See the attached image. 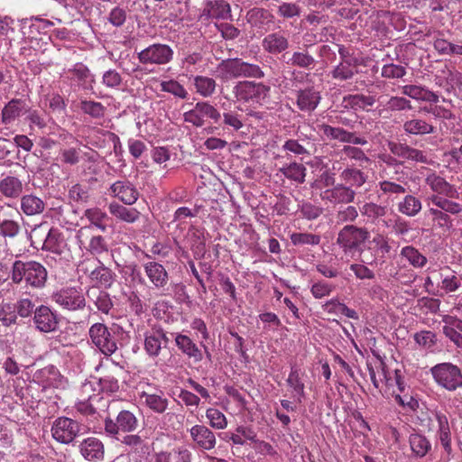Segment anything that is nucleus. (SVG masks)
<instances>
[{
  "label": "nucleus",
  "mask_w": 462,
  "mask_h": 462,
  "mask_svg": "<svg viewBox=\"0 0 462 462\" xmlns=\"http://www.w3.org/2000/svg\"><path fill=\"white\" fill-rule=\"evenodd\" d=\"M79 448L82 457L88 461L102 460L105 455L102 441L94 437L85 439L79 444Z\"/></svg>",
  "instance_id": "nucleus-17"
},
{
  "label": "nucleus",
  "mask_w": 462,
  "mask_h": 462,
  "mask_svg": "<svg viewBox=\"0 0 462 462\" xmlns=\"http://www.w3.org/2000/svg\"><path fill=\"white\" fill-rule=\"evenodd\" d=\"M88 297L99 311L104 314H108L113 308V302L109 294L104 291H100L97 288H93L88 291Z\"/></svg>",
  "instance_id": "nucleus-34"
},
{
  "label": "nucleus",
  "mask_w": 462,
  "mask_h": 462,
  "mask_svg": "<svg viewBox=\"0 0 462 462\" xmlns=\"http://www.w3.org/2000/svg\"><path fill=\"white\" fill-rule=\"evenodd\" d=\"M190 437L198 447L210 450L216 445L214 433L204 425H195L189 430Z\"/></svg>",
  "instance_id": "nucleus-21"
},
{
  "label": "nucleus",
  "mask_w": 462,
  "mask_h": 462,
  "mask_svg": "<svg viewBox=\"0 0 462 462\" xmlns=\"http://www.w3.org/2000/svg\"><path fill=\"white\" fill-rule=\"evenodd\" d=\"M277 14L283 19L299 17L300 14V7L295 3L282 2L278 6Z\"/></svg>",
  "instance_id": "nucleus-64"
},
{
  "label": "nucleus",
  "mask_w": 462,
  "mask_h": 462,
  "mask_svg": "<svg viewBox=\"0 0 462 462\" xmlns=\"http://www.w3.org/2000/svg\"><path fill=\"white\" fill-rule=\"evenodd\" d=\"M365 263H371L362 259L361 263H351L349 269L354 273L356 279L373 280L375 277L374 272L369 269Z\"/></svg>",
  "instance_id": "nucleus-59"
},
{
  "label": "nucleus",
  "mask_w": 462,
  "mask_h": 462,
  "mask_svg": "<svg viewBox=\"0 0 462 462\" xmlns=\"http://www.w3.org/2000/svg\"><path fill=\"white\" fill-rule=\"evenodd\" d=\"M178 347L186 355L196 359L200 358L201 353L196 344L186 335L179 334L175 337Z\"/></svg>",
  "instance_id": "nucleus-48"
},
{
  "label": "nucleus",
  "mask_w": 462,
  "mask_h": 462,
  "mask_svg": "<svg viewBox=\"0 0 462 462\" xmlns=\"http://www.w3.org/2000/svg\"><path fill=\"white\" fill-rule=\"evenodd\" d=\"M304 373L296 365H292L286 380L288 386L291 389L292 396L301 403L305 398V385L301 379Z\"/></svg>",
  "instance_id": "nucleus-24"
},
{
  "label": "nucleus",
  "mask_w": 462,
  "mask_h": 462,
  "mask_svg": "<svg viewBox=\"0 0 462 462\" xmlns=\"http://www.w3.org/2000/svg\"><path fill=\"white\" fill-rule=\"evenodd\" d=\"M24 112V102L21 99L14 98L9 101L2 109V122L5 125L12 124L20 117Z\"/></svg>",
  "instance_id": "nucleus-33"
},
{
  "label": "nucleus",
  "mask_w": 462,
  "mask_h": 462,
  "mask_svg": "<svg viewBox=\"0 0 462 462\" xmlns=\"http://www.w3.org/2000/svg\"><path fill=\"white\" fill-rule=\"evenodd\" d=\"M340 179L351 189L360 188L366 181V176L356 168H346L340 173Z\"/></svg>",
  "instance_id": "nucleus-44"
},
{
  "label": "nucleus",
  "mask_w": 462,
  "mask_h": 462,
  "mask_svg": "<svg viewBox=\"0 0 462 462\" xmlns=\"http://www.w3.org/2000/svg\"><path fill=\"white\" fill-rule=\"evenodd\" d=\"M33 323L41 332L50 333L59 327V318L50 307L41 305L34 310Z\"/></svg>",
  "instance_id": "nucleus-11"
},
{
  "label": "nucleus",
  "mask_w": 462,
  "mask_h": 462,
  "mask_svg": "<svg viewBox=\"0 0 462 462\" xmlns=\"http://www.w3.org/2000/svg\"><path fill=\"white\" fill-rule=\"evenodd\" d=\"M88 334L92 343L105 356H111L117 350L116 341L105 324H93L89 328Z\"/></svg>",
  "instance_id": "nucleus-7"
},
{
  "label": "nucleus",
  "mask_w": 462,
  "mask_h": 462,
  "mask_svg": "<svg viewBox=\"0 0 462 462\" xmlns=\"http://www.w3.org/2000/svg\"><path fill=\"white\" fill-rule=\"evenodd\" d=\"M357 73V63L353 60L340 61L330 72L334 79L346 81L353 79Z\"/></svg>",
  "instance_id": "nucleus-36"
},
{
  "label": "nucleus",
  "mask_w": 462,
  "mask_h": 462,
  "mask_svg": "<svg viewBox=\"0 0 462 462\" xmlns=\"http://www.w3.org/2000/svg\"><path fill=\"white\" fill-rule=\"evenodd\" d=\"M262 46L268 53L276 55L289 48V41L280 32H272L263 39Z\"/></svg>",
  "instance_id": "nucleus-22"
},
{
  "label": "nucleus",
  "mask_w": 462,
  "mask_h": 462,
  "mask_svg": "<svg viewBox=\"0 0 462 462\" xmlns=\"http://www.w3.org/2000/svg\"><path fill=\"white\" fill-rule=\"evenodd\" d=\"M402 93L412 99L437 104L439 97L437 93L419 85H405L402 88Z\"/></svg>",
  "instance_id": "nucleus-25"
},
{
  "label": "nucleus",
  "mask_w": 462,
  "mask_h": 462,
  "mask_svg": "<svg viewBox=\"0 0 462 462\" xmlns=\"http://www.w3.org/2000/svg\"><path fill=\"white\" fill-rule=\"evenodd\" d=\"M236 97L239 100L261 102L268 96L270 88L253 81H240L236 83Z\"/></svg>",
  "instance_id": "nucleus-9"
},
{
  "label": "nucleus",
  "mask_w": 462,
  "mask_h": 462,
  "mask_svg": "<svg viewBox=\"0 0 462 462\" xmlns=\"http://www.w3.org/2000/svg\"><path fill=\"white\" fill-rule=\"evenodd\" d=\"M118 440L129 447L132 450L137 451L140 449L144 453L148 450V446L139 435L126 434L122 436V438L119 437Z\"/></svg>",
  "instance_id": "nucleus-60"
},
{
  "label": "nucleus",
  "mask_w": 462,
  "mask_h": 462,
  "mask_svg": "<svg viewBox=\"0 0 462 462\" xmlns=\"http://www.w3.org/2000/svg\"><path fill=\"white\" fill-rule=\"evenodd\" d=\"M291 242L293 245H318L321 241V237L319 235L312 233H291L290 236Z\"/></svg>",
  "instance_id": "nucleus-53"
},
{
  "label": "nucleus",
  "mask_w": 462,
  "mask_h": 462,
  "mask_svg": "<svg viewBox=\"0 0 462 462\" xmlns=\"http://www.w3.org/2000/svg\"><path fill=\"white\" fill-rule=\"evenodd\" d=\"M106 403L90 402L88 399L79 398L75 403V409L79 413L88 416L97 413L99 410L106 407Z\"/></svg>",
  "instance_id": "nucleus-55"
},
{
  "label": "nucleus",
  "mask_w": 462,
  "mask_h": 462,
  "mask_svg": "<svg viewBox=\"0 0 462 462\" xmlns=\"http://www.w3.org/2000/svg\"><path fill=\"white\" fill-rule=\"evenodd\" d=\"M319 131L323 134L325 137L329 140H337L342 143H346L349 137V132L340 127H333L326 124L318 125Z\"/></svg>",
  "instance_id": "nucleus-51"
},
{
  "label": "nucleus",
  "mask_w": 462,
  "mask_h": 462,
  "mask_svg": "<svg viewBox=\"0 0 462 462\" xmlns=\"http://www.w3.org/2000/svg\"><path fill=\"white\" fill-rule=\"evenodd\" d=\"M168 338L162 329L146 332L144 337V350L151 357L158 356L162 345L166 346Z\"/></svg>",
  "instance_id": "nucleus-20"
},
{
  "label": "nucleus",
  "mask_w": 462,
  "mask_h": 462,
  "mask_svg": "<svg viewBox=\"0 0 462 462\" xmlns=\"http://www.w3.org/2000/svg\"><path fill=\"white\" fill-rule=\"evenodd\" d=\"M422 208V204L420 199L413 195H406L398 202V211L407 217H413L417 216Z\"/></svg>",
  "instance_id": "nucleus-38"
},
{
  "label": "nucleus",
  "mask_w": 462,
  "mask_h": 462,
  "mask_svg": "<svg viewBox=\"0 0 462 462\" xmlns=\"http://www.w3.org/2000/svg\"><path fill=\"white\" fill-rule=\"evenodd\" d=\"M335 289V285L326 281H318L311 285L310 292L315 299H322L329 296Z\"/></svg>",
  "instance_id": "nucleus-62"
},
{
  "label": "nucleus",
  "mask_w": 462,
  "mask_h": 462,
  "mask_svg": "<svg viewBox=\"0 0 462 462\" xmlns=\"http://www.w3.org/2000/svg\"><path fill=\"white\" fill-rule=\"evenodd\" d=\"M409 444L412 454L418 457H424L431 449L430 441L422 434L412 433L409 437Z\"/></svg>",
  "instance_id": "nucleus-35"
},
{
  "label": "nucleus",
  "mask_w": 462,
  "mask_h": 462,
  "mask_svg": "<svg viewBox=\"0 0 462 462\" xmlns=\"http://www.w3.org/2000/svg\"><path fill=\"white\" fill-rule=\"evenodd\" d=\"M379 189L383 195H386L389 198L404 194L406 192V189L404 186L400 183L392 181V180H382L378 183Z\"/></svg>",
  "instance_id": "nucleus-58"
},
{
  "label": "nucleus",
  "mask_w": 462,
  "mask_h": 462,
  "mask_svg": "<svg viewBox=\"0 0 462 462\" xmlns=\"http://www.w3.org/2000/svg\"><path fill=\"white\" fill-rule=\"evenodd\" d=\"M403 130L407 134L424 135L434 134L435 126L428 123L426 120L419 117H413L404 122Z\"/></svg>",
  "instance_id": "nucleus-30"
},
{
  "label": "nucleus",
  "mask_w": 462,
  "mask_h": 462,
  "mask_svg": "<svg viewBox=\"0 0 462 462\" xmlns=\"http://www.w3.org/2000/svg\"><path fill=\"white\" fill-rule=\"evenodd\" d=\"M383 385L385 388H383V394L393 395L394 387L397 388L398 392L404 393L406 391V383L403 380L402 372L399 369H395L393 373L388 371Z\"/></svg>",
  "instance_id": "nucleus-39"
},
{
  "label": "nucleus",
  "mask_w": 462,
  "mask_h": 462,
  "mask_svg": "<svg viewBox=\"0 0 462 462\" xmlns=\"http://www.w3.org/2000/svg\"><path fill=\"white\" fill-rule=\"evenodd\" d=\"M52 300L63 310L76 311L86 307V299L81 289L76 287L62 288L51 296Z\"/></svg>",
  "instance_id": "nucleus-5"
},
{
  "label": "nucleus",
  "mask_w": 462,
  "mask_h": 462,
  "mask_svg": "<svg viewBox=\"0 0 462 462\" xmlns=\"http://www.w3.org/2000/svg\"><path fill=\"white\" fill-rule=\"evenodd\" d=\"M247 22L254 27L267 31L274 23V16L265 9L253 8L247 12Z\"/></svg>",
  "instance_id": "nucleus-23"
},
{
  "label": "nucleus",
  "mask_w": 462,
  "mask_h": 462,
  "mask_svg": "<svg viewBox=\"0 0 462 462\" xmlns=\"http://www.w3.org/2000/svg\"><path fill=\"white\" fill-rule=\"evenodd\" d=\"M320 99V92L309 87L297 92L296 104L300 111L310 113L318 107Z\"/></svg>",
  "instance_id": "nucleus-16"
},
{
  "label": "nucleus",
  "mask_w": 462,
  "mask_h": 462,
  "mask_svg": "<svg viewBox=\"0 0 462 462\" xmlns=\"http://www.w3.org/2000/svg\"><path fill=\"white\" fill-rule=\"evenodd\" d=\"M430 374L435 383L447 391L462 388V371L450 362L435 365L430 368Z\"/></svg>",
  "instance_id": "nucleus-2"
},
{
  "label": "nucleus",
  "mask_w": 462,
  "mask_h": 462,
  "mask_svg": "<svg viewBox=\"0 0 462 462\" xmlns=\"http://www.w3.org/2000/svg\"><path fill=\"white\" fill-rule=\"evenodd\" d=\"M160 85L162 91L170 93L177 98L186 99L189 97L187 89L175 79L162 80Z\"/></svg>",
  "instance_id": "nucleus-54"
},
{
  "label": "nucleus",
  "mask_w": 462,
  "mask_h": 462,
  "mask_svg": "<svg viewBox=\"0 0 462 462\" xmlns=\"http://www.w3.org/2000/svg\"><path fill=\"white\" fill-rule=\"evenodd\" d=\"M369 237L365 227L346 225L338 232L337 244L346 255H353Z\"/></svg>",
  "instance_id": "nucleus-3"
},
{
  "label": "nucleus",
  "mask_w": 462,
  "mask_h": 462,
  "mask_svg": "<svg viewBox=\"0 0 462 462\" xmlns=\"http://www.w3.org/2000/svg\"><path fill=\"white\" fill-rule=\"evenodd\" d=\"M109 213L117 219L132 224L136 222L141 216L139 210L134 208H126L117 202H111L108 205Z\"/></svg>",
  "instance_id": "nucleus-28"
},
{
  "label": "nucleus",
  "mask_w": 462,
  "mask_h": 462,
  "mask_svg": "<svg viewBox=\"0 0 462 462\" xmlns=\"http://www.w3.org/2000/svg\"><path fill=\"white\" fill-rule=\"evenodd\" d=\"M429 200L437 208L443 210L445 213L457 215L462 212V205L450 200L447 198L432 195L429 198Z\"/></svg>",
  "instance_id": "nucleus-45"
},
{
  "label": "nucleus",
  "mask_w": 462,
  "mask_h": 462,
  "mask_svg": "<svg viewBox=\"0 0 462 462\" xmlns=\"http://www.w3.org/2000/svg\"><path fill=\"white\" fill-rule=\"evenodd\" d=\"M434 420L437 422V437L441 446L445 449L448 455L452 452L451 447V432L448 424V417L441 411H435L433 413Z\"/></svg>",
  "instance_id": "nucleus-18"
},
{
  "label": "nucleus",
  "mask_w": 462,
  "mask_h": 462,
  "mask_svg": "<svg viewBox=\"0 0 462 462\" xmlns=\"http://www.w3.org/2000/svg\"><path fill=\"white\" fill-rule=\"evenodd\" d=\"M80 432V425L76 420L60 417L56 419L51 426L53 439L61 444L71 443Z\"/></svg>",
  "instance_id": "nucleus-8"
},
{
  "label": "nucleus",
  "mask_w": 462,
  "mask_h": 462,
  "mask_svg": "<svg viewBox=\"0 0 462 462\" xmlns=\"http://www.w3.org/2000/svg\"><path fill=\"white\" fill-rule=\"evenodd\" d=\"M299 210L302 217L308 220H315L323 213L321 207L307 201H301L299 204Z\"/></svg>",
  "instance_id": "nucleus-61"
},
{
  "label": "nucleus",
  "mask_w": 462,
  "mask_h": 462,
  "mask_svg": "<svg viewBox=\"0 0 462 462\" xmlns=\"http://www.w3.org/2000/svg\"><path fill=\"white\" fill-rule=\"evenodd\" d=\"M287 63L302 69H310L315 64V59L308 51H295Z\"/></svg>",
  "instance_id": "nucleus-56"
},
{
  "label": "nucleus",
  "mask_w": 462,
  "mask_h": 462,
  "mask_svg": "<svg viewBox=\"0 0 462 462\" xmlns=\"http://www.w3.org/2000/svg\"><path fill=\"white\" fill-rule=\"evenodd\" d=\"M23 191L22 181L14 176H7L0 180V192L6 198H17Z\"/></svg>",
  "instance_id": "nucleus-42"
},
{
  "label": "nucleus",
  "mask_w": 462,
  "mask_h": 462,
  "mask_svg": "<svg viewBox=\"0 0 462 462\" xmlns=\"http://www.w3.org/2000/svg\"><path fill=\"white\" fill-rule=\"evenodd\" d=\"M417 345L424 349H431L437 342L436 334L430 330H422L414 335Z\"/></svg>",
  "instance_id": "nucleus-63"
},
{
  "label": "nucleus",
  "mask_w": 462,
  "mask_h": 462,
  "mask_svg": "<svg viewBox=\"0 0 462 462\" xmlns=\"http://www.w3.org/2000/svg\"><path fill=\"white\" fill-rule=\"evenodd\" d=\"M219 113L217 109L207 102H199L194 108L185 112L184 120L195 126H202L208 119L217 120Z\"/></svg>",
  "instance_id": "nucleus-10"
},
{
  "label": "nucleus",
  "mask_w": 462,
  "mask_h": 462,
  "mask_svg": "<svg viewBox=\"0 0 462 462\" xmlns=\"http://www.w3.org/2000/svg\"><path fill=\"white\" fill-rule=\"evenodd\" d=\"M400 254L415 268H421L427 263V258L411 245L402 247Z\"/></svg>",
  "instance_id": "nucleus-47"
},
{
  "label": "nucleus",
  "mask_w": 462,
  "mask_h": 462,
  "mask_svg": "<svg viewBox=\"0 0 462 462\" xmlns=\"http://www.w3.org/2000/svg\"><path fill=\"white\" fill-rule=\"evenodd\" d=\"M429 214L432 217L435 226L444 231H449L453 227V221L449 215L439 208H430Z\"/></svg>",
  "instance_id": "nucleus-49"
},
{
  "label": "nucleus",
  "mask_w": 462,
  "mask_h": 462,
  "mask_svg": "<svg viewBox=\"0 0 462 462\" xmlns=\"http://www.w3.org/2000/svg\"><path fill=\"white\" fill-rule=\"evenodd\" d=\"M140 63L144 65H165L173 58L172 49L162 43H154L137 54Z\"/></svg>",
  "instance_id": "nucleus-6"
},
{
  "label": "nucleus",
  "mask_w": 462,
  "mask_h": 462,
  "mask_svg": "<svg viewBox=\"0 0 462 462\" xmlns=\"http://www.w3.org/2000/svg\"><path fill=\"white\" fill-rule=\"evenodd\" d=\"M139 420L137 417L130 411L122 410L116 415V419L106 418L105 431L106 433L116 439H119L120 432L131 433L137 430Z\"/></svg>",
  "instance_id": "nucleus-4"
},
{
  "label": "nucleus",
  "mask_w": 462,
  "mask_h": 462,
  "mask_svg": "<svg viewBox=\"0 0 462 462\" xmlns=\"http://www.w3.org/2000/svg\"><path fill=\"white\" fill-rule=\"evenodd\" d=\"M143 269L153 288L164 291L169 281L164 266L156 262H148L143 264Z\"/></svg>",
  "instance_id": "nucleus-14"
},
{
  "label": "nucleus",
  "mask_w": 462,
  "mask_h": 462,
  "mask_svg": "<svg viewBox=\"0 0 462 462\" xmlns=\"http://www.w3.org/2000/svg\"><path fill=\"white\" fill-rule=\"evenodd\" d=\"M370 379L380 393H383V383L387 376V367L383 360L377 359L367 364Z\"/></svg>",
  "instance_id": "nucleus-27"
},
{
  "label": "nucleus",
  "mask_w": 462,
  "mask_h": 462,
  "mask_svg": "<svg viewBox=\"0 0 462 462\" xmlns=\"http://www.w3.org/2000/svg\"><path fill=\"white\" fill-rule=\"evenodd\" d=\"M68 73L72 74V79L78 80L83 88L88 89L93 88L95 76L85 64L81 62L74 64L72 68L68 69Z\"/></svg>",
  "instance_id": "nucleus-31"
},
{
  "label": "nucleus",
  "mask_w": 462,
  "mask_h": 462,
  "mask_svg": "<svg viewBox=\"0 0 462 462\" xmlns=\"http://www.w3.org/2000/svg\"><path fill=\"white\" fill-rule=\"evenodd\" d=\"M99 266L96 267L89 274L91 281L105 288H110L115 281L114 273L104 266L99 261Z\"/></svg>",
  "instance_id": "nucleus-43"
},
{
  "label": "nucleus",
  "mask_w": 462,
  "mask_h": 462,
  "mask_svg": "<svg viewBox=\"0 0 462 462\" xmlns=\"http://www.w3.org/2000/svg\"><path fill=\"white\" fill-rule=\"evenodd\" d=\"M20 208L26 216H35L44 211L45 202L35 195L27 194L21 198Z\"/></svg>",
  "instance_id": "nucleus-32"
},
{
  "label": "nucleus",
  "mask_w": 462,
  "mask_h": 462,
  "mask_svg": "<svg viewBox=\"0 0 462 462\" xmlns=\"http://www.w3.org/2000/svg\"><path fill=\"white\" fill-rule=\"evenodd\" d=\"M240 76L261 78L263 72L257 65L233 59V77Z\"/></svg>",
  "instance_id": "nucleus-41"
},
{
  "label": "nucleus",
  "mask_w": 462,
  "mask_h": 462,
  "mask_svg": "<svg viewBox=\"0 0 462 462\" xmlns=\"http://www.w3.org/2000/svg\"><path fill=\"white\" fill-rule=\"evenodd\" d=\"M426 184L430 186L431 190L439 195L448 198H455L457 195L456 189L449 184L444 178L436 173H430L427 176Z\"/></svg>",
  "instance_id": "nucleus-26"
},
{
  "label": "nucleus",
  "mask_w": 462,
  "mask_h": 462,
  "mask_svg": "<svg viewBox=\"0 0 462 462\" xmlns=\"http://www.w3.org/2000/svg\"><path fill=\"white\" fill-rule=\"evenodd\" d=\"M196 92L203 97H211L216 90L215 79L206 76H196L193 79Z\"/></svg>",
  "instance_id": "nucleus-46"
},
{
  "label": "nucleus",
  "mask_w": 462,
  "mask_h": 462,
  "mask_svg": "<svg viewBox=\"0 0 462 462\" xmlns=\"http://www.w3.org/2000/svg\"><path fill=\"white\" fill-rule=\"evenodd\" d=\"M389 209L386 206H382L374 202H366L360 208L362 216L365 217L371 223H377L385 217Z\"/></svg>",
  "instance_id": "nucleus-40"
},
{
  "label": "nucleus",
  "mask_w": 462,
  "mask_h": 462,
  "mask_svg": "<svg viewBox=\"0 0 462 462\" xmlns=\"http://www.w3.org/2000/svg\"><path fill=\"white\" fill-rule=\"evenodd\" d=\"M356 191L346 184L339 183L320 192V199L332 205L350 204L355 200Z\"/></svg>",
  "instance_id": "nucleus-12"
},
{
  "label": "nucleus",
  "mask_w": 462,
  "mask_h": 462,
  "mask_svg": "<svg viewBox=\"0 0 462 462\" xmlns=\"http://www.w3.org/2000/svg\"><path fill=\"white\" fill-rule=\"evenodd\" d=\"M84 216L99 230L105 232L106 226L104 223L107 219V214L99 208H91L85 210Z\"/></svg>",
  "instance_id": "nucleus-52"
},
{
  "label": "nucleus",
  "mask_w": 462,
  "mask_h": 462,
  "mask_svg": "<svg viewBox=\"0 0 462 462\" xmlns=\"http://www.w3.org/2000/svg\"><path fill=\"white\" fill-rule=\"evenodd\" d=\"M111 195L125 205H133L139 198V192L128 180H117L110 186Z\"/></svg>",
  "instance_id": "nucleus-13"
},
{
  "label": "nucleus",
  "mask_w": 462,
  "mask_h": 462,
  "mask_svg": "<svg viewBox=\"0 0 462 462\" xmlns=\"http://www.w3.org/2000/svg\"><path fill=\"white\" fill-rule=\"evenodd\" d=\"M442 332L457 348L462 349V319L456 316L444 315Z\"/></svg>",
  "instance_id": "nucleus-15"
},
{
  "label": "nucleus",
  "mask_w": 462,
  "mask_h": 462,
  "mask_svg": "<svg viewBox=\"0 0 462 462\" xmlns=\"http://www.w3.org/2000/svg\"><path fill=\"white\" fill-rule=\"evenodd\" d=\"M34 379L42 383L44 386L59 387L62 385L63 377L54 365H48L38 370L34 374Z\"/></svg>",
  "instance_id": "nucleus-29"
},
{
  "label": "nucleus",
  "mask_w": 462,
  "mask_h": 462,
  "mask_svg": "<svg viewBox=\"0 0 462 462\" xmlns=\"http://www.w3.org/2000/svg\"><path fill=\"white\" fill-rule=\"evenodd\" d=\"M280 171L287 179L294 180L298 183H303L305 181L306 168L300 163L292 162L287 166L282 167Z\"/></svg>",
  "instance_id": "nucleus-50"
},
{
  "label": "nucleus",
  "mask_w": 462,
  "mask_h": 462,
  "mask_svg": "<svg viewBox=\"0 0 462 462\" xmlns=\"http://www.w3.org/2000/svg\"><path fill=\"white\" fill-rule=\"evenodd\" d=\"M80 109L83 113L94 118H101L105 116L106 108L100 102L82 100Z\"/></svg>",
  "instance_id": "nucleus-57"
},
{
  "label": "nucleus",
  "mask_w": 462,
  "mask_h": 462,
  "mask_svg": "<svg viewBox=\"0 0 462 462\" xmlns=\"http://www.w3.org/2000/svg\"><path fill=\"white\" fill-rule=\"evenodd\" d=\"M79 398L88 399V401L94 402H97L107 404V401L104 400L100 391L98 390L97 378L87 380L82 383Z\"/></svg>",
  "instance_id": "nucleus-37"
},
{
  "label": "nucleus",
  "mask_w": 462,
  "mask_h": 462,
  "mask_svg": "<svg viewBox=\"0 0 462 462\" xmlns=\"http://www.w3.org/2000/svg\"><path fill=\"white\" fill-rule=\"evenodd\" d=\"M10 278L14 284L25 282L32 288H42L47 281V270L36 261L15 260L10 270Z\"/></svg>",
  "instance_id": "nucleus-1"
},
{
  "label": "nucleus",
  "mask_w": 462,
  "mask_h": 462,
  "mask_svg": "<svg viewBox=\"0 0 462 462\" xmlns=\"http://www.w3.org/2000/svg\"><path fill=\"white\" fill-rule=\"evenodd\" d=\"M138 397L143 405L156 413H163L169 405V401L162 391L153 393L146 391H138Z\"/></svg>",
  "instance_id": "nucleus-19"
}]
</instances>
